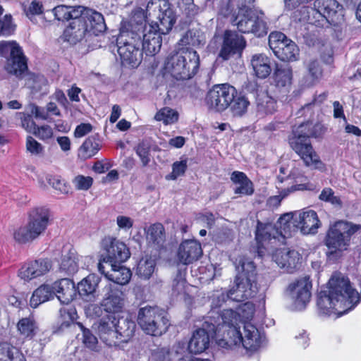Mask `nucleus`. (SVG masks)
<instances>
[{"label":"nucleus","mask_w":361,"mask_h":361,"mask_svg":"<svg viewBox=\"0 0 361 361\" xmlns=\"http://www.w3.org/2000/svg\"><path fill=\"white\" fill-rule=\"evenodd\" d=\"M101 306L104 311L109 313L121 312L125 304L123 292L111 283L105 286Z\"/></svg>","instance_id":"obj_18"},{"label":"nucleus","mask_w":361,"mask_h":361,"mask_svg":"<svg viewBox=\"0 0 361 361\" xmlns=\"http://www.w3.org/2000/svg\"><path fill=\"white\" fill-rule=\"evenodd\" d=\"M51 268V263L47 259H39L25 264L19 270L18 276L29 281L47 274Z\"/></svg>","instance_id":"obj_21"},{"label":"nucleus","mask_w":361,"mask_h":361,"mask_svg":"<svg viewBox=\"0 0 361 361\" xmlns=\"http://www.w3.org/2000/svg\"><path fill=\"white\" fill-rule=\"evenodd\" d=\"M82 18L88 25V32L90 37L105 32L106 25L103 15L94 10L82 7Z\"/></svg>","instance_id":"obj_26"},{"label":"nucleus","mask_w":361,"mask_h":361,"mask_svg":"<svg viewBox=\"0 0 361 361\" xmlns=\"http://www.w3.org/2000/svg\"><path fill=\"white\" fill-rule=\"evenodd\" d=\"M278 229V237L290 238L298 230L295 216L292 213H286L280 216L276 225Z\"/></svg>","instance_id":"obj_34"},{"label":"nucleus","mask_w":361,"mask_h":361,"mask_svg":"<svg viewBox=\"0 0 361 361\" xmlns=\"http://www.w3.org/2000/svg\"><path fill=\"white\" fill-rule=\"evenodd\" d=\"M252 291L250 290H243L240 288V286L235 283V286L231 288L226 295H222V300L226 297H230V300L235 302H243L249 298H252Z\"/></svg>","instance_id":"obj_52"},{"label":"nucleus","mask_w":361,"mask_h":361,"mask_svg":"<svg viewBox=\"0 0 361 361\" xmlns=\"http://www.w3.org/2000/svg\"><path fill=\"white\" fill-rule=\"evenodd\" d=\"M142 25L141 32L138 33L140 34L142 51L147 55H155L161 49L163 34L153 24L147 25L145 15L144 23Z\"/></svg>","instance_id":"obj_16"},{"label":"nucleus","mask_w":361,"mask_h":361,"mask_svg":"<svg viewBox=\"0 0 361 361\" xmlns=\"http://www.w3.org/2000/svg\"><path fill=\"white\" fill-rule=\"evenodd\" d=\"M307 73L302 78V85L305 87L314 85L322 77V70L317 60L310 61L307 66Z\"/></svg>","instance_id":"obj_46"},{"label":"nucleus","mask_w":361,"mask_h":361,"mask_svg":"<svg viewBox=\"0 0 361 361\" xmlns=\"http://www.w3.org/2000/svg\"><path fill=\"white\" fill-rule=\"evenodd\" d=\"M17 326L22 336L30 338H32L35 335L37 329L35 321L30 317L21 319Z\"/></svg>","instance_id":"obj_54"},{"label":"nucleus","mask_w":361,"mask_h":361,"mask_svg":"<svg viewBox=\"0 0 361 361\" xmlns=\"http://www.w3.org/2000/svg\"><path fill=\"white\" fill-rule=\"evenodd\" d=\"M152 357L154 361H172L173 355L169 348L162 347L153 351Z\"/></svg>","instance_id":"obj_63"},{"label":"nucleus","mask_w":361,"mask_h":361,"mask_svg":"<svg viewBox=\"0 0 361 361\" xmlns=\"http://www.w3.org/2000/svg\"><path fill=\"white\" fill-rule=\"evenodd\" d=\"M186 159L176 161L172 165V172L166 176L167 180H176L178 177L183 176L188 168Z\"/></svg>","instance_id":"obj_59"},{"label":"nucleus","mask_w":361,"mask_h":361,"mask_svg":"<svg viewBox=\"0 0 361 361\" xmlns=\"http://www.w3.org/2000/svg\"><path fill=\"white\" fill-rule=\"evenodd\" d=\"M55 295L63 304H69L76 295L75 283L69 279L64 278L54 283Z\"/></svg>","instance_id":"obj_29"},{"label":"nucleus","mask_w":361,"mask_h":361,"mask_svg":"<svg viewBox=\"0 0 361 361\" xmlns=\"http://www.w3.org/2000/svg\"><path fill=\"white\" fill-rule=\"evenodd\" d=\"M249 106L250 101L248 98L236 90V94L234 95V98L231 102L228 109H229V111L233 117L239 118L243 116L247 113Z\"/></svg>","instance_id":"obj_40"},{"label":"nucleus","mask_w":361,"mask_h":361,"mask_svg":"<svg viewBox=\"0 0 361 361\" xmlns=\"http://www.w3.org/2000/svg\"><path fill=\"white\" fill-rule=\"evenodd\" d=\"M149 145L145 142H142L138 144L136 147L135 151L136 154L139 156L142 163V166H147L150 161L149 158Z\"/></svg>","instance_id":"obj_62"},{"label":"nucleus","mask_w":361,"mask_h":361,"mask_svg":"<svg viewBox=\"0 0 361 361\" xmlns=\"http://www.w3.org/2000/svg\"><path fill=\"white\" fill-rule=\"evenodd\" d=\"M179 16L187 22H191L200 13V7L194 3V0H177L176 2Z\"/></svg>","instance_id":"obj_42"},{"label":"nucleus","mask_w":361,"mask_h":361,"mask_svg":"<svg viewBox=\"0 0 361 361\" xmlns=\"http://www.w3.org/2000/svg\"><path fill=\"white\" fill-rule=\"evenodd\" d=\"M238 274L235 279V283L240 286V288L243 290H250L253 293V298L258 288L256 282V268L254 262L247 258H240L238 261V265L236 266Z\"/></svg>","instance_id":"obj_12"},{"label":"nucleus","mask_w":361,"mask_h":361,"mask_svg":"<svg viewBox=\"0 0 361 361\" xmlns=\"http://www.w3.org/2000/svg\"><path fill=\"white\" fill-rule=\"evenodd\" d=\"M360 228V225H354L344 221H337L329 228L325 238V245L335 251L346 250L352 235Z\"/></svg>","instance_id":"obj_8"},{"label":"nucleus","mask_w":361,"mask_h":361,"mask_svg":"<svg viewBox=\"0 0 361 361\" xmlns=\"http://www.w3.org/2000/svg\"><path fill=\"white\" fill-rule=\"evenodd\" d=\"M272 258L279 267L286 269L288 272H293L300 262V255L295 250L284 248L277 250Z\"/></svg>","instance_id":"obj_27"},{"label":"nucleus","mask_w":361,"mask_h":361,"mask_svg":"<svg viewBox=\"0 0 361 361\" xmlns=\"http://www.w3.org/2000/svg\"><path fill=\"white\" fill-rule=\"evenodd\" d=\"M214 326L215 324L212 322L204 321L202 327L193 333L188 341L190 352L195 354L201 353L209 347L210 337L213 338L216 335Z\"/></svg>","instance_id":"obj_17"},{"label":"nucleus","mask_w":361,"mask_h":361,"mask_svg":"<svg viewBox=\"0 0 361 361\" xmlns=\"http://www.w3.org/2000/svg\"><path fill=\"white\" fill-rule=\"evenodd\" d=\"M144 23V11L135 10L129 20L125 22L117 38V51L123 65L137 67L142 59L140 34Z\"/></svg>","instance_id":"obj_2"},{"label":"nucleus","mask_w":361,"mask_h":361,"mask_svg":"<svg viewBox=\"0 0 361 361\" xmlns=\"http://www.w3.org/2000/svg\"><path fill=\"white\" fill-rule=\"evenodd\" d=\"M83 6H67L65 5H59L53 9L55 18L58 20H73L75 18L82 15Z\"/></svg>","instance_id":"obj_43"},{"label":"nucleus","mask_w":361,"mask_h":361,"mask_svg":"<svg viewBox=\"0 0 361 361\" xmlns=\"http://www.w3.org/2000/svg\"><path fill=\"white\" fill-rule=\"evenodd\" d=\"M278 238V229L276 226L270 223H262L257 221L255 238L257 242L261 243L264 240H270L271 238Z\"/></svg>","instance_id":"obj_47"},{"label":"nucleus","mask_w":361,"mask_h":361,"mask_svg":"<svg viewBox=\"0 0 361 361\" xmlns=\"http://www.w3.org/2000/svg\"><path fill=\"white\" fill-rule=\"evenodd\" d=\"M171 352L173 357H177L178 361H180V358L185 357V356H187L190 353H191L187 341H179L176 342L173 345Z\"/></svg>","instance_id":"obj_56"},{"label":"nucleus","mask_w":361,"mask_h":361,"mask_svg":"<svg viewBox=\"0 0 361 361\" xmlns=\"http://www.w3.org/2000/svg\"><path fill=\"white\" fill-rule=\"evenodd\" d=\"M312 283L309 277H304L291 283L286 290V293L292 300L297 310L305 309L311 298Z\"/></svg>","instance_id":"obj_13"},{"label":"nucleus","mask_w":361,"mask_h":361,"mask_svg":"<svg viewBox=\"0 0 361 361\" xmlns=\"http://www.w3.org/2000/svg\"><path fill=\"white\" fill-rule=\"evenodd\" d=\"M15 25L12 23L11 15H6L0 20V35L8 36L13 33Z\"/></svg>","instance_id":"obj_61"},{"label":"nucleus","mask_w":361,"mask_h":361,"mask_svg":"<svg viewBox=\"0 0 361 361\" xmlns=\"http://www.w3.org/2000/svg\"><path fill=\"white\" fill-rule=\"evenodd\" d=\"M245 40L243 36L235 32L226 31L219 56L224 60H227L231 55L241 52L245 48Z\"/></svg>","instance_id":"obj_23"},{"label":"nucleus","mask_w":361,"mask_h":361,"mask_svg":"<svg viewBox=\"0 0 361 361\" xmlns=\"http://www.w3.org/2000/svg\"><path fill=\"white\" fill-rule=\"evenodd\" d=\"M78 259L75 254L69 252L68 254L63 257L60 264L61 271L64 272L67 275H71L77 272L78 269Z\"/></svg>","instance_id":"obj_50"},{"label":"nucleus","mask_w":361,"mask_h":361,"mask_svg":"<svg viewBox=\"0 0 361 361\" xmlns=\"http://www.w3.org/2000/svg\"><path fill=\"white\" fill-rule=\"evenodd\" d=\"M236 94V89L228 84L215 85L207 92L206 104L209 109L217 112L227 109Z\"/></svg>","instance_id":"obj_10"},{"label":"nucleus","mask_w":361,"mask_h":361,"mask_svg":"<svg viewBox=\"0 0 361 361\" xmlns=\"http://www.w3.org/2000/svg\"><path fill=\"white\" fill-rule=\"evenodd\" d=\"M328 284L327 289L318 294L317 305L320 315L337 317L353 310L360 302V295L351 286L347 277L334 274Z\"/></svg>","instance_id":"obj_1"},{"label":"nucleus","mask_w":361,"mask_h":361,"mask_svg":"<svg viewBox=\"0 0 361 361\" xmlns=\"http://www.w3.org/2000/svg\"><path fill=\"white\" fill-rule=\"evenodd\" d=\"M21 50V48L15 42H0V56H6L8 53H10V56H11L18 54Z\"/></svg>","instance_id":"obj_60"},{"label":"nucleus","mask_w":361,"mask_h":361,"mask_svg":"<svg viewBox=\"0 0 361 361\" xmlns=\"http://www.w3.org/2000/svg\"><path fill=\"white\" fill-rule=\"evenodd\" d=\"M205 37L198 29L188 30L179 40V45L183 47H199L204 44Z\"/></svg>","instance_id":"obj_44"},{"label":"nucleus","mask_w":361,"mask_h":361,"mask_svg":"<svg viewBox=\"0 0 361 361\" xmlns=\"http://www.w3.org/2000/svg\"><path fill=\"white\" fill-rule=\"evenodd\" d=\"M228 334L236 336L239 338L238 345H242L247 352L254 353L257 351L264 341V336L251 323L243 324V331L240 327H231Z\"/></svg>","instance_id":"obj_11"},{"label":"nucleus","mask_w":361,"mask_h":361,"mask_svg":"<svg viewBox=\"0 0 361 361\" xmlns=\"http://www.w3.org/2000/svg\"><path fill=\"white\" fill-rule=\"evenodd\" d=\"M55 296L54 283H44L38 287L32 293L30 300L31 307L36 308L40 304L51 300Z\"/></svg>","instance_id":"obj_38"},{"label":"nucleus","mask_w":361,"mask_h":361,"mask_svg":"<svg viewBox=\"0 0 361 361\" xmlns=\"http://www.w3.org/2000/svg\"><path fill=\"white\" fill-rule=\"evenodd\" d=\"M312 11L330 24H338L343 18V6L336 0H316Z\"/></svg>","instance_id":"obj_15"},{"label":"nucleus","mask_w":361,"mask_h":361,"mask_svg":"<svg viewBox=\"0 0 361 361\" xmlns=\"http://www.w3.org/2000/svg\"><path fill=\"white\" fill-rule=\"evenodd\" d=\"M63 36L64 40L73 44L80 42L83 39L87 41L91 38L88 32V25L83 20L82 14L72 20L69 25L65 29Z\"/></svg>","instance_id":"obj_20"},{"label":"nucleus","mask_w":361,"mask_h":361,"mask_svg":"<svg viewBox=\"0 0 361 361\" xmlns=\"http://www.w3.org/2000/svg\"><path fill=\"white\" fill-rule=\"evenodd\" d=\"M251 66L255 74L259 78H266L271 71L269 58L264 54H257L252 56Z\"/></svg>","instance_id":"obj_37"},{"label":"nucleus","mask_w":361,"mask_h":361,"mask_svg":"<svg viewBox=\"0 0 361 361\" xmlns=\"http://www.w3.org/2000/svg\"><path fill=\"white\" fill-rule=\"evenodd\" d=\"M115 321L114 316L108 315L101 319L97 324V329L100 339L109 346L118 344Z\"/></svg>","instance_id":"obj_24"},{"label":"nucleus","mask_w":361,"mask_h":361,"mask_svg":"<svg viewBox=\"0 0 361 361\" xmlns=\"http://www.w3.org/2000/svg\"><path fill=\"white\" fill-rule=\"evenodd\" d=\"M155 265L154 259L151 257L142 258L137 264V274L142 279H148L154 273Z\"/></svg>","instance_id":"obj_51"},{"label":"nucleus","mask_w":361,"mask_h":361,"mask_svg":"<svg viewBox=\"0 0 361 361\" xmlns=\"http://www.w3.org/2000/svg\"><path fill=\"white\" fill-rule=\"evenodd\" d=\"M205 321L212 322L213 324H215L214 331L216 333L223 330L224 332L227 333L228 336H230L228 331L231 327H237L234 324L237 321V314L231 309L224 310L221 312L211 310Z\"/></svg>","instance_id":"obj_19"},{"label":"nucleus","mask_w":361,"mask_h":361,"mask_svg":"<svg viewBox=\"0 0 361 361\" xmlns=\"http://www.w3.org/2000/svg\"><path fill=\"white\" fill-rule=\"evenodd\" d=\"M200 66V57L196 51L186 47L167 57L166 70L177 80H188L194 76Z\"/></svg>","instance_id":"obj_4"},{"label":"nucleus","mask_w":361,"mask_h":361,"mask_svg":"<svg viewBox=\"0 0 361 361\" xmlns=\"http://www.w3.org/2000/svg\"><path fill=\"white\" fill-rule=\"evenodd\" d=\"M319 199L321 201L329 202L334 207L339 208L342 207L341 198L334 195V192L331 188H324L319 196Z\"/></svg>","instance_id":"obj_57"},{"label":"nucleus","mask_w":361,"mask_h":361,"mask_svg":"<svg viewBox=\"0 0 361 361\" xmlns=\"http://www.w3.org/2000/svg\"><path fill=\"white\" fill-rule=\"evenodd\" d=\"M48 183L55 190L60 191L61 193H68V188L63 180L60 177L47 176L46 178Z\"/></svg>","instance_id":"obj_64"},{"label":"nucleus","mask_w":361,"mask_h":361,"mask_svg":"<svg viewBox=\"0 0 361 361\" xmlns=\"http://www.w3.org/2000/svg\"><path fill=\"white\" fill-rule=\"evenodd\" d=\"M269 46L281 61H295L298 59V46L281 32H273L269 35Z\"/></svg>","instance_id":"obj_9"},{"label":"nucleus","mask_w":361,"mask_h":361,"mask_svg":"<svg viewBox=\"0 0 361 361\" xmlns=\"http://www.w3.org/2000/svg\"><path fill=\"white\" fill-rule=\"evenodd\" d=\"M257 111L261 114H272L276 110V101L267 92L259 93L256 99Z\"/></svg>","instance_id":"obj_41"},{"label":"nucleus","mask_w":361,"mask_h":361,"mask_svg":"<svg viewBox=\"0 0 361 361\" xmlns=\"http://www.w3.org/2000/svg\"><path fill=\"white\" fill-rule=\"evenodd\" d=\"M0 361H26L19 349L11 344L0 343Z\"/></svg>","instance_id":"obj_45"},{"label":"nucleus","mask_w":361,"mask_h":361,"mask_svg":"<svg viewBox=\"0 0 361 361\" xmlns=\"http://www.w3.org/2000/svg\"><path fill=\"white\" fill-rule=\"evenodd\" d=\"M159 23H152L158 28V31L166 35L169 33L176 22L177 15L175 13L173 5L169 1L164 0L159 5V15L157 17Z\"/></svg>","instance_id":"obj_22"},{"label":"nucleus","mask_w":361,"mask_h":361,"mask_svg":"<svg viewBox=\"0 0 361 361\" xmlns=\"http://www.w3.org/2000/svg\"><path fill=\"white\" fill-rule=\"evenodd\" d=\"M117 343H127L133 336L135 331V323L128 317L116 318Z\"/></svg>","instance_id":"obj_31"},{"label":"nucleus","mask_w":361,"mask_h":361,"mask_svg":"<svg viewBox=\"0 0 361 361\" xmlns=\"http://www.w3.org/2000/svg\"><path fill=\"white\" fill-rule=\"evenodd\" d=\"M231 180L236 185L234 189L235 194L249 196L254 193L253 183L243 172L233 171L231 175Z\"/></svg>","instance_id":"obj_33"},{"label":"nucleus","mask_w":361,"mask_h":361,"mask_svg":"<svg viewBox=\"0 0 361 361\" xmlns=\"http://www.w3.org/2000/svg\"><path fill=\"white\" fill-rule=\"evenodd\" d=\"M295 222L302 234H314L317 232L320 221L316 212L309 210L299 213L295 216Z\"/></svg>","instance_id":"obj_28"},{"label":"nucleus","mask_w":361,"mask_h":361,"mask_svg":"<svg viewBox=\"0 0 361 361\" xmlns=\"http://www.w3.org/2000/svg\"><path fill=\"white\" fill-rule=\"evenodd\" d=\"M318 125L307 122L300 124L293 130L292 135L289 137L290 147L300 157L305 166L315 169H324V164L314 150L309 138L318 136Z\"/></svg>","instance_id":"obj_3"},{"label":"nucleus","mask_w":361,"mask_h":361,"mask_svg":"<svg viewBox=\"0 0 361 361\" xmlns=\"http://www.w3.org/2000/svg\"><path fill=\"white\" fill-rule=\"evenodd\" d=\"M231 23L239 32L245 34H253L257 37H264L268 32L264 13L257 8L247 9L233 14Z\"/></svg>","instance_id":"obj_6"},{"label":"nucleus","mask_w":361,"mask_h":361,"mask_svg":"<svg viewBox=\"0 0 361 361\" xmlns=\"http://www.w3.org/2000/svg\"><path fill=\"white\" fill-rule=\"evenodd\" d=\"M147 240L154 244L160 245L165 241V229L160 223L152 224L146 231Z\"/></svg>","instance_id":"obj_48"},{"label":"nucleus","mask_w":361,"mask_h":361,"mask_svg":"<svg viewBox=\"0 0 361 361\" xmlns=\"http://www.w3.org/2000/svg\"><path fill=\"white\" fill-rule=\"evenodd\" d=\"M100 281L95 274H90L78 284V292L80 296L86 301L92 302L98 296L97 288Z\"/></svg>","instance_id":"obj_30"},{"label":"nucleus","mask_w":361,"mask_h":361,"mask_svg":"<svg viewBox=\"0 0 361 361\" xmlns=\"http://www.w3.org/2000/svg\"><path fill=\"white\" fill-rule=\"evenodd\" d=\"M312 185L311 184H298L291 186L290 188L287 190H283L280 192V195L279 196H273L271 197L269 200V204L271 206L277 207L280 204L281 201L283 198L286 197L290 192L295 191V190H312Z\"/></svg>","instance_id":"obj_53"},{"label":"nucleus","mask_w":361,"mask_h":361,"mask_svg":"<svg viewBox=\"0 0 361 361\" xmlns=\"http://www.w3.org/2000/svg\"><path fill=\"white\" fill-rule=\"evenodd\" d=\"M99 143L97 135L89 136L80 147V155L83 159H89L99 150Z\"/></svg>","instance_id":"obj_49"},{"label":"nucleus","mask_w":361,"mask_h":361,"mask_svg":"<svg viewBox=\"0 0 361 361\" xmlns=\"http://www.w3.org/2000/svg\"><path fill=\"white\" fill-rule=\"evenodd\" d=\"M137 323L147 334L159 336L166 332L170 322L167 313L156 307H144L139 310Z\"/></svg>","instance_id":"obj_7"},{"label":"nucleus","mask_w":361,"mask_h":361,"mask_svg":"<svg viewBox=\"0 0 361 361\" xmlns=\"http://www.w3.org/2000/svg\"><path fill=\"white\" fill-rule=\"evenodd\" d=\"M255 0H222L219 13L226 17L235 13V8L238 11H244L247 9H253L251 6Z\"/></svg>","instance_id":"obj_39"},{"label":"nucleus","mask_w":361,"mask_h":361,"mask_svg":"<svg viewBox=\"0 0 361 361\" xmlns=\"http://www.w3.org/2000/svg\"><path fill=\"white\" fill-rule=\"evenodd\" d=\"M49 219V211L47 208L39 207L32 209L26 224L14 229L13 238L20 245L32 243L44 233Z\"/></svg>","instance_id":"obj_5"},{"label":"nucleus","mask_w":361,"mask_h":361,"mask_svg":"<svg viewBox=\"0 0 361 361\" xmlns=\"http://www.w3.org/2000/svg\"><path fill=\"white\" fill-rule=\"evenodd\" d=\"M154 118L157 121H162L165 125H169L178 121V114L171 108L164 107L156 114Z\"/></svg>","instance_id":"obj_55"},{"label":"nucleus","mask_w":361,"mask_h":361,"mask_svg":"<svg viewBox=\"0 0 361 361\" xmlns=\"http://www.w3.org/2000/svg\"><path fill=\"white\" fill-rule=\"evenodd\" d=\"M107 265L110 270L107 271L106 277L115 283L126 285L129 283L132 273L127 267L121 265V263H109Z\"/></svg>","instance_id":"obj_32"},{"label":"nucleus","mask_w":361,"mask_h":361,"mask_svg":"<svg viewBox=\"0 0 361 361\" xmlns=\"http://www.w3.org/2000/svg\"><path fill=\"white\" fill-rule=\"evenodd\" d=\"M5 69L8 73L17 77H20L24 74L27 70V66L22 50L18 54L13 55L7 59Z\"/></svg>","instance_id":"obj_36"},{"label":"nucleus","mask_w":361,"mask_h":361,"mask_svg":"<svg viewBox=\"0 0 361 361\" xmlns=\"http://www.w3.org/2000/svg\"><path fill=\"white\" fill-rule=\"evenodd\" d=\"M292 80L293 70L289 65L276 66L274 73V81L277 87L288 90L292 84Z\"/></svg>","instance_id":"obj_35"},{"label":"nucleus","mask_w":361,"mask_h":361,"mask_svg":"<svg viewBox=\"0 0 361 361\" xmlns=\"http://www.w3.org/2000/svg\"><path fill=\"white\" fill-rule=\"evenodd\" d=\"M102 245L104 253L103 261L106 264L122 263L130 257V252L126 245L119 240L106 237L102 240Z\"/></svg>","instance_id":"obj_14"},{"label":"nucleus","mask_w":361,"mask_h":361,"mask_svg":"<svg viewBox=\"0 0 361 361\" xmlns=\"http://www.w3.org/2000/svg\"><path fill=\"white\" fill-rule=\"evenodd\" d=\"M202 255L200 243L195 240H187L181 243L178 251V258L183 264H189L197 260Z\"/></svg>","instance_id":"obj_25"},{"label":"nucleus","mask_w":361,"mask_h":361,"mask_svg":"<svg viewBox=\"0 0 361 361\" xmlns=\"http://www.w3.org/2000/svg\"><path fill=\"white\" fill-rule=\"evenodd\" d=\"M219 333L220 332H217L216 335L214 336L216 338L219 346L226 349H231L233 346L238 345L240 340L237 338L236 336H233L232 334L228 336L226 332H224V337L219 338Z\"/></svg>","instance_id":"obj_58"}]
</instances>
